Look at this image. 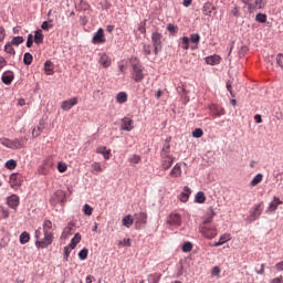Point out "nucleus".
I'll return each mask as SVG.
<instances>
[{"label": "nucleus", "mask_w": 283, "mask_h": 283, "mask_svg": "<svg viewBox=\"0 0 283 283\" xmlns=\"http://www.w3.org/2000/svg\"><path fill=\"white\" fill-rule=\"evenodd\" d=\"M52 221L44 220L43 233L44 238L41 241H35L36 249H48L52 242H54V234L52 232Z\"/></svg>", "instance_id": "f257e3e1"}, {"label": "nucleus", "mask_w": 283, "mask_h": 283, "mask_svg": "<svg viewBox=\"0 0 283 283\" xmlns=\"http://www.w3.org/2000/svg\"><path fill=\"white\" fill-rule=\"evenodd\" d=\"M130 65H132V78L135 81V83H140L143 78H145V67L143 64H140V61L138 57H132L130 59Z\"/></svg>", "instance_id": "f03ea898"}, {"label": "nucleus", "mask_w": 283, "mask_h": 283, "mask_svg": "<svg viewBox=\"0 0 283 283\" xmlns=\"http://www.w3.org/2000/svg\"><path fill=\"white\" fill-rule=\"evenodd\" d=\"M199 232L206 240H213L218 235V228L216 226H199Z\"/></svg>", "instance_id": "7ed1b4c3"}, {"label": "nucleus", "mask_w": 283, "mask_h": 283, "mask_svg": "<svg viewBox=\"0 0 283 283\" xmlns=\"http://www.w3.org/2000/svg\"><path fill=\"white\" fill-rule=\"evenodd\" d=\"M151 43L154 48V53L158 54V51L163 50V34L154 32L151 34Z\"/></svg>", "instance_id": "20e7f679"}, {"label": "nucleus", "mask_w": 283, "mask_h": 283, "mask_svg": "<svg viewBox=\"0 0 283 283\" xmlns=\"http://www.w3.org/2000/svg\"><path fill=\"white\" fill-rule=\"evenodd\" d=\"M51 201L53 205H65L66 200V193L63 190H56L52 197H51Z\"/></svg>", "instance_id": "39448f33"}, {"label": "nucleus", "mask_w": 283, "mask_h": 283, "mask_svg": "<svg viewBox=\"0 0 283 283\" xmlns=\"http://www.w3.org/2000/svg\"><path fill=\"white\" fill-rule=\"evenodd\" d=\"M167 224H170V227H175L178 229V227H182V217L178 213H170L167 218Z\"/></svg>", "instance_id": "423d86ee"}, {"label": "nucleus", "mask_w": 283, "mask_h": 283, "mask_svg": "<svg viewBox=\"0 0 283 283\" xmlns=\"http://www.w3.org/2000/svg\"><path fill=\"white\" fill-rule=\"evenodd\" d=\"M135 229H142L143 224H147V213L138 212L134 214Z\"/></svg>", "instance_id": "0eeeda50"}, {"label": "nucleus", "mask_w": 283, "mask_h": 283, "mask_svg": "<svg viewBox=\"0 0 283 283\" xmlns=\"http://www.w3.org/2000/svg\"><path fill=\"white\" fill-rule=\"evenodd\" d=\"M107 39L105 38V31L103 29H98L97 32L94 33L92 43L94 45L106 43Z\"/></svg>", "instance_id": "6e6552de"}, {"label": "nucleus", "mask_w": 283, "mask_h": 283, "mask_svg": "<svg viewBox=\"0 0 283 283\" xmlns=\"http://www.w3.org/2000/svg\"><path fill=\"white\" fill-rule=\"evenodd\" d=\"M174 160H176V158L171 155H161V169L167 171V169L174 165Z\"/></svg>", "instance_id": "1a4fd4ad"}, {"label": "nucleus", "mask_w": 283, "mask_h": 283, "mask_svg": "<svg viewBox=\"0 0 283 283\" xmlns=\"http://www.w3.org/2000/svg\"><path fill=\"white\" fill-rule=\"evenodd\" d=\"M74 105H78V97H72L71 99L63 101L61 107L64 112H70Z\"/></svg>", "instance_id": "9d476101"}, {"label": "nucleus", "mask_w": 283, "mask_h": 283, "mask_svg": "<svg viewBox=\"0 0 283 283\" xmlns=\"http://www.w3.org/2000/svg\"><path fill=\"white\" fill-rule=\"evenodd\" d=\"M21 202V198L18 197V195H11L7 198V205L10 207V209H17Z\"/></svg>", "instance_id": "9b49d317"}, {"label": "nucleus", "mask_w": 283, "mask_h": 283, "mask_svg": "<svg viewBox=\"0 0 283 283\" xmlns=\"http://www.w3.org/2000/svg\"><path fill=\"white\" fill-rule=\"evenodd\" d=\"M0 145H3L8 149H19V142H14V139L0 138Z\"/></svg>", "instance_id": "f8f14e48"}, {"label": "nucleus", "mask_w": 283, "mask_h": 283, "mask_svg": "<svg viewBox=\"0 0 283 283\" xmlns=\"http://www.w3.org/2000/svg\"><path fill=\"white\" fill-rule=\"evenodd\" d=\"M22 182H23V177L21 176V174H11L10 175V185L12 188L21 187Z\"/></svg>", "instance_id": "ddd939ff"}, {"label": "nucleus", "mask_w": 283, "mask_h": 283, "mask_svg": "<svg viewBox=\"0 0 283 283\" xmlns=\"http://www.w3.org/2000/svg\"><path fill=\"white\" fill-rule=\"evenodd\" d=\"M123 132H132L134 129V119L129 117H124L122 119V125H120Z\"/></svg>", "instance_id": "4468645a"}, {"label": "nucleus", "mask_w": 283, "mask_h": 283, "mask_svg": "<svg viewBox=\"0 0 283 283\" xmlns=\"http://www.w3.org/2000/svg\"><path fill=\"white\" fill-rule=\"evenodd\" d=\"M209 109L212 116H224V114H227L222 106L216 104L210 105Z\"/></svg>", "instance_id": "2eb2a0df"}, {"label": "nucleus", "mask_w": 283, "mask_h": 283, "mask_svg": "<svg viewBox=\"0 0 283 283\" xmlns=\"http://www.w3.org/2000/svg\"><path fill=\"white\" fill-rule=\"evenodd\" d=\"M169 176L171 178H181L182 176V164L177 163L174 168L170 170Z\"/></svg>", "instance_id": "dca6fc26"}, {"label": "nucleus", "mask_w": 283, "mask_h": 283, "mask_svg": "<svg viewBox=\"0 0 283 283\" xmlns=\"http://www.w3.org/2000/svg\"><path fill=\"white\" fill-rule=\"evenodd\" d=\"M205 61L207 65H220V63L222 62V57L218 54H214V55L207 56Z\"/></svg>", "instance_id": "f3484780"}, {"label": "nucleus", "mask_w": 283, "mask_h": 283, "mask_svg": "<svg viewBox=\"0 0 283 283\" xmlns=\"http://www.w3.org/2000/svg\"><path fill=\"white\" fill-rule=\"evenodd\" d=\"M12 81H14V73L12 71H7L2 74V83L4 85H11Z\"/></svg>", "instance_id": "a211bd4d"}, {"label": "nucleus", "mask_w": 283, "mask_h": 283, "mask_svg": "<svg viewBox=\"0 0 283 283\" xmlns=\"http://www.w3.org/2000/svg\"><path fill=\"white\" fill-rule=\"evenodd\" d=\"M213 10H216L213 3L206 2L202 7V14H205V17H211V12H213Z\"/></svg>", "instance_id": "6ab92c4d"}, {"label": "nucleus", "mask_w": 283, "mask_h": 283, "mask_svg": "<svg viewBox=\"0 0 283 283\" xmlns=\"http://www.w3.org/2000/svg\"><path fill=\"white\" fill-rule=\"evenodd\" d=\"M91 174L94 176H98L99 174H103V166L98 161H94L91 165Z\"/></svg>", "instance_id": "aec40b11"}, {"label": "nucleus", "mask_w": 283, "mask_h": 283, "mask_svg": "<svg viewBox=\"0 0 283 283\" xmlns=\"http://www.w3.org/2000/svg\"><path fill=\"white\" fill-rule=\"evenodd\" d=\"M189 196H191V188L185 186L184 191L179 196L180 202H187L189 200Z\"/></svg>", "instance_id": "412c9836"}, {"label": "nucleus", "mask_w": 283, "mask_h": 283, "mask_svg": "<svg viewBox=\"0 0 283 283\" xmlns=\"http://www.w3.org/2000/svg\"><path fill=\"white\" fill-rule=\"evenodd\" d=\"M280 205H282V200H280V198L277 197H274L273 201L268 207V211H270L271 213L275 212L277 210V207H280Z\"/></svg>", "instance_id": "4be33fe9"}, {"label": "nucleus", "mask_w": 283, "mask_h": 283, "mask_svg": "<svg viewBox=\"0 0 283 283\" xmlns=\"http://www.w3.org/2000/svg\"><path fill=\"white\" fill-rule=\"evenodd\" d=\"M96 154H101L102 156H104L105 160H109L111 156H112V150H107V147L105 146H101L96 149Z\"/></svg>", "instance_id": "5701e85b"}, {"label": "nucleus", "mask_w": 283, "mask_h": 283, "mask_svg": "<svg viewBox=\"0 0 283 283\" xmlns=\"http://www.w3.org/2000/svg\"><path fill=\"white\" fill-rule=\"evenodd\" d=\"M231 240V234L224 233L219 238V241L213 243L212 247H222V244H227Z\"/></svg>", "instance_id": "b1692460"}, {"label": "nucleus", "mask_w": 283, "mask_h": 283, "mask_svg": "<svg viewBox=\"0 0 283 283\" xmlns=\"http://www.w3.org/2000/svg\"><path fill=\"white\" fill-rule=\"evenodd\" d=\"M99 64L103 66V67H109V65H112V57L108 56L107 54L103 53L101 55V59H99Z\"/></svg>", "instance_id": "393cba45"}, {"label": "nucleus", "mask_w": 283, "mask_h": 283, "mask_svg": "<svg viewBox=\"0 0 283 283\" xmlns=\"http://www.w3.org/2000/svg\"><path fill=\"white\" fill-rule=\"evenodd\" d=\"M260 216H262V203L256 205L251 212L252 220H258Z\"/></svg>", "instance_id": "a878e982"}, {"label": "nucleus", "mask_w": 283, "mask_h": 283, "mask_svg": "<svg viewBox=\"0 0 283 283\" xmlns=\"http://www.w3.org/2000/svg\"><path fill=\"white\" fill-rule=\"evenodd\" d=\"M171 137H168L163 146V149H161V156H169V151L171 149Z\"/></svg>", "instance_id": "bb28decb"}, {"label": "nucleus", "mask_w": 283, "mask_h": 283, "mask_svg": "<svg viewBox=\"0 0 283 283\" xmlns=\"http://www.w3.org/2000/svg\"><path fill=\"white\" fill-rule=\"evenodd\" d=\"M262 180H264V175L258 174V175L254 176L253 179L251 180L250 187H258V185H260V182H262Z\"/></svg>", "instance_id": "cd10ccee"}, {"label": "nucleus", "mask_w": 283, "mask_h": 283, "mask_svg": "<svg viewBox=\"0 0 283 283\" xmlns=\"http://www.w3.org/2000/svg\"><path fill=\"white\" fill-rule=\"evenodd\" d=\"M43 31L41 29L35 31L34 34V43H36V45H41V43H43Z\"/></svg>", "instance_id": "c85d7f7f"}, {"label": "nucleus", "mask_w": 283, "mask_h": 283, "mask_svg": "<svg viewBox=\"0 0 283 283\" xmlns=\"http://www.w3.org/2000/svg\"><path fill=\"white\" fill-rule=\"evenodd\" d=\"M128 95L126 92H119L116 95V102L119 103V105H123V103H127Z\"/></svg>", "instance_id": "c756f323"}, {"label": "nucleus", "mask_w": 283, "mask_h": 283, "mask_svg": "<svg viewBox=\"0 0 283 283\" xmlns=\"http://www.w3.org/2000/svg\"><path fill=\"white\" fill-rule=\"evenodd\" d=\"M216 216V211H213V209L210 210V212L208 213V217L206 218V220L201 223L203 226H213V217Z\"/></svg>", "instance_id": "7c9ffc66"}, {"label": "nucleus", "mask_w": 283, "mask_h": 283, "mask_svg": "<svg viewBox=\"0 0 283 283\" xmlns=\"http://www.w3.org/2000/svg\"><path fill=\"white\" fill-rule=\"evenodd\" d=\"M160 277H163V274L160 273H153L148 275V283H158L160 282Z\"/></svg>", "instance_id": "2f4dec72"}, {"label": "nucleus", "mask_w": 283, "mask_h": 283, "mask_svg": "<svg viewBox=\"0 0 283 283\" xmlns=\"http://www.w3.org/2000/svg\"><path fill=\"white\" fill-rule=\"evenodd\" d=\"M122 224L124 227H126L127 229H129V227H132V224H134V219L130 217V214H127L126 217H124L122 219Z\"/></svg>", "instance_id": "473e14b6"}, {"label": "nucleus", "mask_w": 283, "mask_h": 283, "mask_svg": "<svg viewBox=\"0 0 283 283\" xmlns=\"http://www.w3.org/2000/svg\"><path fill=\"white\" fill-rule=\"evenodd\" d=\"M195 200L198 205H202L207 201V197L205 196V192L200 191L196 195Z\"/></svg>", "instance_id": "72a5a7b5"}, {"label": "nucleus", "mask_w": 283, "mask_h": 283, "mask_svg": "<svg viewBox=\"0 0 283 283\" xmlns=\"http://www.w3.org/2000/svg\"><path fill=\"white\" fill-rule=\"evenodd\" d=\"M20 244H28V242H30V234L28 233V231H24L20 234Z\"/></svg>", "instance_id": "f704fd0d"}, {"label": "nucleus", "mask_w": 283, "mask_h": 283, "mask_svg": "<svg viewBox=\"0 0 283 283\" xmlns=\"http://www.w3.org/2000/svg\"><path fill=\"white\" fill-rule=\"evenodd\" d=\"M140 160H143V158L139 155H133L128 158V163H130V165H139Z\"/></svg>", "instance_id": "c9c22d12"}, {"label": "nucleus", "mask_w": 283, "mask_h": 283, "mask_svg": "<svg viewBox=\"0 0 283 283\" xmlns=\"http://www.w3.org/2000/svg\"><path fill=\"white\" fill-rule=\"evenodd\" d=\"M23 41H25V39H23V36H14L10 43L11 45H15V48H19V45H21V43H23Z\"/></svg>", "instance_id": "e433bc0d"}, {"label": "nucleus", "mask_w": 283, "mask_h": 283, "mask_svg": "<svg viewBox=\"0 0 283 283\" xmlns=\"http://www.w3.org/2000/svg\"><path fill=\"white\" fill-rule=\"evenodd\" d=\"M12 45H14V44H11V42H8L4 45V52H7V54H11L12 56H14L17 54V52L14 51V48H12Z\"/></svg>", "instance_id": "4c0bfd02"}, {"label": "nucleus", "mask_w": 283, "mask_h": 283, "mask_svg": "<svg viewBox=\"0 0 283 283\" xmlns=\"http://www.w3.org/2000/svg\"><path fill=\"white\" fill-rule=\"evenodd\" d=\"M189 38L188 36H182L180 39V46L182 48V50H189Z\"/></svg>", "instance_id": "58836bf2"}, {"label": "nucleus", "mask_w": 283, "mask_h": 283, "mask_svg": "<svg viewBox=\"0 0 283 283\" xmlns=\"http://www.w3.org/2000/svg\"><path fill=\"white\" fill-rule=\"evenodd\" d=\"M33 56L30 53H24L23 63L24 65H32Z\"/></svg>", "instance_id": "ea45409f"}, {"label": "nucleus", "mask_w": 283, "mask_h": 283, "mask_svg": "<svg viewBox=\"0 0 283 283\" xmlns=\"http://www.w3.org/2000/svg\"><path fill=\"white\" fill-rule=\"evenodd\" d=\"M190 42L193 43L195 45H198L200 43V34L198 33L190 34Z\"/></svg>", "instance_id": "a19ab883"}, {"label": "nucleus", "mask_w": 283, "mask_h": 283, "mask_svg": "<svg viewBox=\"0 0 283 283\" xmlns=\"http://www.w3.org/2000/svg\"><path fill=\"white\" fill-rule=\"evenodd\" d=\"M6 168H7V169H10V170L17 169V160H14V159L8 160V161L6 163Z\"/></svg>", "instance_id": "79ce46f5"}, {"label": "nucleus", "mask_w": 283, "mask_h": 283, "mask_svg": "<svg viewBox=\"0 0 283 283\" xmlns=\"http://www.w3.org/2000/svg\"><path fill=\"white\" fill-rule=\"evenodd\" d=\"M192 136L193 138H202V136H205V132L202 130V128H196L192 132Z\"/></svg>", "instance_id": "37998d69"}, {"label": "nucleus", "mask_w": 283, "mask_h": 283, "mask_svg": "<svg viewBox=\"0 0 283 283\" xmlns=\"http://www.w3.org/2000/svg\"><path fill=\"white\" fill-rule=\"evenodd\" d=\"M44 71L46 72V74H52V72H53L52 61H46L44 63Z\"/></svg>", "instance_id": "c03bdc74"}, {"label": "nucleus", "mask_w": 283, "mask_h": 283, "mask_svg": "<svg viewBox=\"0 0 283 283\" xmlns=\"http://www.w3.org/2000/svg\"><path fill=\"white\" fill-rule=\"evenodd\" d=\"M193 249V244L191 242H185L182 245L184 253H189Z\"/></svg>", "instance_id": "a18cd8bd"}, {"label": "nucleus", "mask_w": 283, "mask_h": 283, "mask_svg": "<svg viewBox=\"0 0 283 283\" xmlns=\"http://www.w3.org/2000/svg\"><path fill=\"white\" fill-rule=\"evenodd\" d=\"M255 21H258L259 23H266V14L264 13L256 14Z\"/></svg>", "instance_id": "49530a36"}, {"label": "nucleus", "mask_w": 283, "mask_h": 283, "mask_svg": "<svg viewBox=\"0 0 283 283\" xmlns=\"http://www.w3.org/2000/svg\"><path fill=\"white\" fill-rule=\"evenodd\" d=\"M57 170L60 171V174H65V171H67V164L59 163L57 164Z\"/></svg>", "instance_id": "de8ad7c7"}, {"label": "nucleus", "mask_w": 283, "mask_h": 283, "mask_svg": "<svg viewBox=\"0 0 283 283\" xmlns=\"http://www.w3.org/2000/svg\"><path fill=\"white\" fill-rule=\"evenodd\" d=\"M87 253H90V251L87 249H83L78 252V258L80 260H87Z\"/></svg>", "instance_id": "09e8293b"}, {"label": "nucleus", "mask_w": 283, "mask_h": 283, "mask_svg": "<svg viewBox=\"0 0 283 283\" xmlns=\"http://www.w3.org/2000/svg\"><path fill=\"white\" fill-rule=\"evenodd\" d=\"M14 142H18V144H19L18 149H21V148H23V146L25 145L28 139L25 137H20V138H15Z\"/></svg>", "instance_id": "8fccbe9b"}, {"label": "nucleus", "mask_w": 283, "mask_h": 283, "mask_svg": "<svg viewBox=\"0 0 283 283\" xmlns=\"http://www.w3.org/2000/svg\"><path fill=\"white\" fill-rule=\"evenodd\" d=\"M167 30H168V32H170V34H176V33H178V27H176V25H174V24H171V23H169V24L167 25Z\"/></svg>", "instance_id": "3c124183"}, {"label": "nucleus", "mask_w": 283, "mask_h": 283, "mask_svg": "<svg viewBox=\"0 0 283 283\" xmlns=\"http://www.w3.org/2000/svg\"><path fill=\"white\" fill-rule=\"evenodd\" d=\"M143 52H144V54H146V56H150V54H151V45L144 44Z\"/></svg>", "instance_id": "603ef678"}, {"label": "nucleus", "mask_w": 283, "mask_h": 283, "mask_svg": "<svg viewBox=\"0 0 283 283\" xmlns=\"http://www.w3.org/2000/svg\"><path fill=\"white\" fill-rule=\"evenodd\" d=\"M118 244L119 247H132V239H123Z\"/></svg>", "instance_id": "864d4df0"}, {"label": "nucleus", "mask_w": 283, "mask_h": 283, "mask_svg": "<svg viewBox=\"0 0 283 283\" xmlns=\"http://www.w3.org/2000/svg\"><path fill=\"white\" fill-rule=\"evenodd\" d=\"M42 30H45L46 32H49L50 30H52V28H54V24H50L48 23V21H44L41 25Z\"/></svg>", "instance_id": "5fc2aeb1"}, {"label": "nucleus", "mask_w": 283, "mask_h": 283, "mask_svg": "<svg viewBox=\"0 0 283 283\" xmlns=\"http://www.w3.org/2000/svg\"><path fill=\"white\" fill-rule=\"evenodd\" d=\"M70 253H72V249H70L67 245L64 248V262H67L70 258Z\"/></svg>", "instance_id": "6e6d98bb"}, {"label": "nucleus", "mask_w": 283, "mask_h": 283, "mask_svg": "<svg viewBox=\"0 0 283 283\" xmlns=\"http://www.w3.org/2000/svg\"><path fill=\"white\" fill-rule=\"evenodd\" d=\"M32 45H34V35L29 34L28 41H27V48H32Z\"/></svg>", "instance_id": "4d7b16f0"}, {"label": "nucleus", "mask_w": 283, "mask_h": 283, "mask_svg": "<svg viewBox=\"0 0 283 283\" xmlns=\"http://www.w3.org/2000/svg\"><path fill=\"white\" fill-rule=\"evenodd\" d=\"M92 211H94V209H92V206H90V205L84 206L85 216H92Z\"/></svg>", "instance_id": "13d9d810"}, {"label": "nucleus", "mask_w": 283, "mask_h": 283, "mask_svg": "<svg viewBox=\"0 0 283 283\" xmlns=\"http://www.w3.org/2000/svg\"><path fill=\"white\" fill-rule=\"evenodd\" d=\"M6 39V29L3 27H0V43Z\"/></svg>", "instance_id": "bf43d9fd"}, {"label": "nucleus", "mask_w": 283, "mask_h": 283, "mask_svg": "<svg viewBox=\"0 0 283 283\" xmlns=\"http://www.w3.org/2000/svg\"><path fill=\"white\" fill-rule=\"evenodd\" d=\"M35 242H41V228L35 231Z\"/></svg>", "instance_id": "052dcab7"}, {"label": "nucleus", "mask_w": 283, "mask_h": 283, "mask_svg": "<svg viewBox=\"0 0 283 283\" xmlns=\"http://www.w3.org/2000/svg\"><path fill=\"white\" fill-rule=\"evenodd\" d=\"M71 241H73L74 243L78 244V242H81V234L76 233Z\"/></svg>", "instance_id": "680f3d73"}, {"label": "nucleus", "mask_w": 283, "mask_h": 283, "mask_svg": "<svg viewBox=\"0 0 283 283\" xmlns=\"http://www.w3.org/2000/svg\"><path fill=\"white\" fill-rule=\"evenodd\" d=\"M6 65H8V61H6L4 57H0V70H2V67H6Z\"/></svg>", "instance_id": "e2e57ef3"}, {"label": "nucleus", "mask_w": 283, "mask_h": 283, "mask_svg": "<svg viewBox=\"0 0 283 283\" xmlns=\"http://www.w3.org/2000/svg\"><path fill=\"white\" fill-rule=\"evenodd\" d=\"M274 269L277 270V271H283V261L276 263V264L274 265Z\"/></svg>", "instance_id": "0e129e2a"}, {"label": "nucleus", "mask_w": 283, "mask_h": 283, "mask_svg": "<svg viewBox=\"0 0 283 283\" xmlns=\"http://www.w3.org/2000/svg\"><path fill=\"white\" fill-rule=\"evenodd\" d=\"M146 24H139L138 30L140 31L142 34H145L147 32V29L145 28Z\"/></svg>", "instance_id": "69168bd1"}, {"label": "nucleus", "mask_w": 283, "mask_h": 283, "mask_svg": "<svg viewBox=\"0 0 283 283\" xmlns=\"http://www.w3.org/2000/svg\"><path fill=\"white\" fill-rule=\"evenodd\" d=\"M33 138H38V136H41V130H38L36 128L33 129L32 132Z\"/></svg>", "instance_id": "338daca9"}, {"label": "nucleus", "mask_w": 283, "mask_h": 283, "mask_svg": "<svg viewBox=\"0 0 283 283\" xmlns=\"http://www.w3.org/2000/svg\"><path fill=\"white\" fill-rule=\"evenodd\" d=\"M282 280L283 277L282 276H279V277H275L271 281V283H282Z\"/></svg>", "instance_id": "774afa93"}]
</instances>
